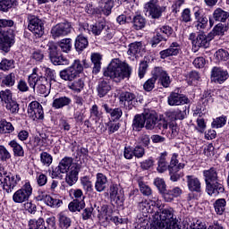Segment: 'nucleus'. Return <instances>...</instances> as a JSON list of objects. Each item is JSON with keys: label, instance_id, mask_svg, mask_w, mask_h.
Wrapping results in <instances>:
<instances>
[{"label": "nucleus", "instance_id": "obj_1", "mask_svg": "<svg viewBox=\"0 0 229 229\" xmlns=\"http://www.w3.org/2000/svg\"><path fill=\"white\" fill-rule=\"evenodd\" d=\"M132 71L133 69L130 64L119 59H113L106 70L104 71V76L110 78L115 83H120L125 78H130Z\"/></svg>", "mask_w": 229, "mask_h": 229}, {"label": "nucleus", "instance_id": "obj_2", "mask_svg": "<svg viewBox=\"0 0 229 229\" xmlns=\"http://www.w3.org/2000/svg\"><path fill=\"white\" fill-rule=\"evenodd\" d=\"M203 176L206 182V191L209 196H217L225 192V186L219 182V176L217 175V169L211 167L203 171Z\"/></svg>", "mask_w": 229, "mask_h": 229}, {"label": "nucleus", "instance_id": "obj_3", "mask_svg": "<svg viewBox=\"0 0 229 229\" xmlns=\"http://www.w3.org/2000/svg\"><path fill=\"white\" fill-rule=\"evenodd\" d=\"M157 223L159 226H165V229H180V225H178V220L174 218V214L173 209H163L158 216Z\"/></svg>", "mask_w": 229, "mask_h": 229}, {"label": "nucleus", "instance_id": "obj_4", "mask_svg": "<svg viewBox=\"0 0 229 229\" xmlns=\"http://www.w3.org/2000/svg\"><path fill=\"white\" fill-rule=\"evenodd\" d=\"M13 44H15V30L13 29H0V51L10 53Z\"/></svg>", "mask_w": 229, "mask_h": 229}, {"label": "nucleus", "instance_id": "obj_5", "mask_svg": "<svg viewBox=\"0 0 229 229\" xmlns=\"http://www.w3.org/2000/svg\"><path fill=\"white\" fill-rule=\"evenodd\" d=\"M83 71V64L80 60H75L68 68L62 70L59 72L61 80L64 81H74L78 78V74Z\"/></svg>", "mask_w": 229, "mask_h": 229}, {"label": "nucleus", "instance_id": "obj_6", "mask_svg": "<svg viewBox=\"0 0 229 229\" xmlns=\"http://www.w3.org/2000/svg\"><path fill=\"white\" fill-rule=\"evenodd\" d=\"M28 30L31 31L35 37L40 38L44 35V21L38 16L29 14L27 17Z\"/></svg>", "mask_w": 229, "mask_h": 229}, {"label": "nucleus", "instance_id": "obj_7", "mask_svg": "<svg viewBox=\"0 0 229 229\" xmlns=\"http://www.w3.org/2000/svg\"><path fill=\"white\" fill-rule=\"evenodd\" d=\"M146 15L150 19H160L162 13L165 12V6H160L158 0H149L144 5Z\"/></svg>", "mask_w": 229, "mask_h": 229}, {"label": "nucleus", "instance_id": "obj_8", "mask_svg": "<svg viewBox=\"0 0 229 229\" xmlns=\"http://www.w3.org/2000/svg\"><path fill=\"white\" fill-rule=\"evenodd\" d=\"M33 194V188L30 182H26L21 189L16 191L13 195V201L14 203H26L30 200Z\"/></svg>", "mask_w": 229, "mask_h": 229}, {"label": "nucleus", "instance_id": "obj_9", "mask_svg": "<svg viewBox=\"0 0 229 229\" xmlns=\"http://www.w3.org/2000/svg\"><path fill=\"white\" fill-rule=\"evenodd\" d=\"M19 182H21V175L8 173L6 176L0 181V185H2L4 191H5L7 194H10L13 192V189L17 187Z\"/></svg>", "mask_w": 229, "mask_h": 229}, {"label": "nucleus", "instance_id": "obj_10", "mask_svg": "<svg viewBox=\"0 0 229 229\" xmlns=\"http://www.w3.org/2000/svg\"><path fill=\"white\" fill-rule=\"evenodd\" d=\"M47 46L49 51V59L54 65L69 64V61L65 57L62 56V54L58 52V47H56L54 42H48Z\"/></svg>", "mask_w": 229, "mask_h": 229}, {"label": "nucleus", "instance_id": "obj_11", "mask_svg": "<svg viewBox=\"0 0 229 229\" xmlns=\"http://www.w3.org/2000/svg\"><path fill=\"white\" fill-rule=\"evenodd\" d=\"M176 154H174L171 158L170 165H168V171L170 174V180L172 182H178L180 177V171L185 167V164L178 163V159L176 158Z\"/></svg>", "mask_w": 229, "mask_h": 229}, {"label": "nucleus", "instance_id": "obj_12", "mask_svg": "<svg viewBox=\"0 0 229 229\" xmlns=\"http://www.w3.org/2000/svg\"><path fill=\"white\" fill-rule=\"evenodd\" d=\"M71 31H72V26L70 22L65 21L52 27L50 33L53 38H60V37H67Z\"/></svg>", "mask_w": 229, "mask_h": 229}, {"label": "nucleus", "instance_id": "obj_13", "mask_svg": "<svg viewBox=\"0 0 229 229\" xmlns=\"http://www.w3.org/2000/svg\"><path fill=\"white\" fill-rule=\"evenodd\" d=\"M29 116L31 117L32 121L44 119V108L42 105L37 101H32L28 106Z\"/></svg>", "mask_w": 229, "mask_h": 229}, {"label": "nucleus", "instance_id": "obj_14", "mask_svg": "<svg viewBox=\"0 0 229 229\" xmlns=\"http://www.w3.org/2000/svg\"><path fill=\"white\" fill-rule=\"evenodd\" d=\"M71 165H72V157H64L58 166H56L53 172L52 176H55V178L60 176V174H64L65 173H68L69 169H71Z\"/></svg>", "mask_w": 229, "mask_h": 229}, {"label": "nucleus", "instance_id": "obj_15", "mask_svg": "<svg viewBox=\"0 0 229 229\" xmlns=\"http://www.w3.org/2000/svg\"><path fill=\"white\" fill-rule=\"evenodd\" d=\"M228 77V71L221 67H213L211 70V80L215 81V83H225Z\"/></svg>", "mask_w": 229, "mask_h": 229}, {"label": "nucleus", "instance_id": "obj_16", "mask_svg": "<svg viewBox=\"0 0 229 229\" xmlns=\"http://www.w3.org/2000/svg\"><path fill=\"white\" fill-rule=\"evenodd\" d=\"M135 99V94L131 92H122L119 96L120 105L125 110H131L133 108V100Z\"/></svg>", "mask_w": 229, "mask_h": 229}, {"label": "nucleus", "instance_id": "obj_17", "mask_svg": "<svg viewBox=\"0 0 229 229\" xmlns=\"http://www.w3.org/2000/svg\"><path fill=\"white\" fill-rule=\"evenodd\" d=\"M152 74L156 77V80H159L161 85L165 87V89H167V87L171 85V78L164 69L157 67L154 69Z\"/></svg>", "mask_w": 229, "mask_h": 229}, {"label": "nucleus", "instance_id": "obj_18", "mask_svg": "<svg viewBox=\"0 0 229 229\" xmlns=\"http://www.w3.org/2000/svg\"><path fill=\"white\" fill-rule=\"evenodd\" d=\"M183 229H224L220 225L207 227V224L199 219H193L190 224H184Z\"/></svg>", "mask_w": 229, "mask_h": 229}, {"label": "nucleus", "instance_id": "obj_19", "mask_svg": "<svg viewBox=\"0 0 229 229\" xmlns=\"http://www.w3.org/2000/svg\"><path fill=\"white\" fill-rule=\"evenodd\" d=\"M81 170V165L74 164L72 165L70 172L66 174L65 182L70 187H72L76 182H78V174Z\"/></svg>", "mask_w": 229, "mask_h": 229}, {"label": "nucleus", "instance_id": "obj_20", "mask_svg": "<svg viewBox=\"0 0 229 229\" xmlns=\"http://www.w3.org/2000/svg\"><path fill=\"white\" fill-rule=\"evenodd\" d=\"M168 105L170 106H179V105H188L190 102L189 98L179 93H171L168 97Z\"/></svg>", "mask_w": 229, "mask_h": 229}, {"label": "nucleus", "instance_id": "obj_21", "mask_svg": "<svg viewBox=\"0 0 229 229\" xmlns=\"http://www.w3.org/2000/svg\"><path fill=\"white\" fill-rule=\"evenodd\" d=\"M109 194L110 199L113 200L116 205H123L124 201V196L121 191L119 192V186L117 184H111L109 187Z\"/></svg>", "mask_w": 229, "mask_h": 229}, {"label": "nucleus", "instance_id": "obj_22", "mask_svg": "<svg viewBox=\"0 0 229 229\" xmlns=\"http://www.w3.org/2000/svg\"><path fill=\"white\" fill-rule=\"evenodd\" d=\"M71 103H72V99L67 96L54 98L52 108H55V110H62V108H65V106H70Z\"/></svg>", "mask_w": 229, "mask_h": 229}, {"label": "nucleus", "instance_id": "obj_23", "mask_svg": "<svg viewBox=\"0 0 229 229\" xmlns=\"http://www.w3.org/2000/svg\"><path fill=\"white\" fill-rule=\"evenodd\" d=\"M180 44L177 42H173L169 48L165 49L159 53L160 58H162V60H165V58H168V56H176L180 55Z\"/></svg>", "mask_w": 229, "mask_h": 229}, {"label": "nucleus", "instance_id": "obj_24", "mask_svg": "<svg viewBox=\"0 0 229 229\" xmlns=\"http://www.w3.org/2000/svg\"><path fill=\"white\" fill-rule=\"evenodd\" d=\"M186 182L191 192H201V182L194 175H187Z\"/></svg>", "mask_w": 229, "mask_h": 229}, {"label": "nucleus", "instance_id": "obj_25", "mask_svg": "<svg viewBox=\"0 0 229 229\" xmlns=\"http://www.w3.org/2000/svg\"><path fill=\"white\" fill-rule=\"evenodd\" d=\"M108 187V178L106 175L98 173L96 176L95 190L97 192H103Z\"/></svg>", "mask_w": 229, "mask_h": 229}, {"label": "nucleus", "instance_id": "obj_26", "mask_svg": "<svg viewBox=\"0 0 229 229\" xmlns=\"http://www.w3.org/2000/svg\"><path fill=\"white\" fill-rule=\"evenodd\" d=\"M91 63L93 64V74H98L101 71V61L103 56L99 53L91 54Z\"/></svg>", "mask_w": 229, "mask_h": 229}, {"label": "nucleus", "instance_id": "obj_27", "mask_svg": "<svg viewBox=\"0 0 229 229\" xmlns=\"http://www.w3.org/2000/svg\"><path fill=\"white\" fill-rule=\"evenodd\" d=\"M112 90V86H110V82H107L105 80H102L98 82L97 87V92L99 98H105L108 91Z\"/></svg>", "mask_w": 229, "mask_h": 229}, {"label": "nucleus", "instance_id": "obj_28", "mask_svg": "<svg viewBox=\"0 0 229 229\" xmlns=\"http://www.w3.org/2000/svg\"><path fill=\"white\" fill-rule=\"evenodd\" d=\"M169 169V165H167V152L161 153L160 157L157 159V173H165Z\"/></svg>", "mask_w": 229, "mask_h": 229}, {"label": "nucleus", "instance_id": "obj_29", "mask_svg": "<svg viewBox=\"0 0 229 229\" xmlns=\"http://www.w3.org/2000/svg\"><path fill=\"white\" fill-rule=\"evenodd\" d=\"M59 228L61 229H69L71 225H72V220L65 213L61 212L57 215Z\"/></svg>", "mask_w": 229, "mask_h": 229}, {"label": "nucleus", "instance_id": "obj_30", "mask_svg": "<svg viewBox=\"0 0 229 229\" xmlns=\"http://www.w3.org/2000/svg\"><path fill=\"white\" fill-rule=\"evenodd\" d=\"M146 115L144 114H136L134 116V119L132 121V129L135 130L136 131H140L142 128L145 126Z\"/></svg>", "mask_w": 229, "mask_h": 229}, {"label": "nucleus", "instance_id": "obj_31", "mask_svg": "<svg viewBox=\"0 0 229 229\" xmlns=\"http://www.w3.org/2000/svg\"><path fill=\"white\" fill-rule=\"evenodd\" d=\"M158 118L153 114H145V128L146 130H155Z\"/></svg>", "mask_w": 229, "mask_h": 229}, {"label": "nucleus", "instance_id": "obj_32", "mask_svg": "<svg viewBox=\"0 0 229 229\" xmlns=\"http://www.w3.org/2000/svg\"><path fill=\"white\" fill-rule=\"evenodd\" d=\"M89 47V39L83 35H79L75 39V49L80 53Z\"/></svg>", "mask_w": 229, "mask_h": 229}, {"label": "nucleus", "instance_id": "obj_33", "mask_svg": "<svg viewBox=\"0 0 229 229\" xmlns=\"http://www.w3.org/2000/svg\"><path fill=\"white\" fill-rule=\"evenodd\" d=\"M102 106L106 112V114H110L114 121L117 119H121V117H123V110L121 108L117 107V108L112 109L108 106L107 104H104Z\"/></svg>", "mask_w": 229, "mask_h": 229}, {"label": "nucleus", "instance_id": "obj_34", "mask_svg": "<svg viewBox=\"0 0 229 229\" xmlns=\"http://www.w3.org/2000/svg\"><path fill=\"white\" fill-rule=\"evenodd\" d=\"M193 46L195 47H204L207 49L208 47L209 43L208 39L207 38V35L204 33H200L196 37V39L193 41Z\"/></svg>", "mask_w": 229, "mask_h": 229}, {"label": "nucleus", "instance_id": "obj_35", "mask_svg": "<svg viewBox=\"0 0 229 229\" xmlns=\"http://www.w3.org/2000/svg\"><path fill=\"white\" fill-rule=\"evenodd\" d=\"M182 194V189L180 187H174L170 191H166L165 192V195H163V198L165 199V201H173L174 198H178Z\"/></svg>", "mask_w": 229, "mask_h": 229}, {"label": "nucleus", "instance_id": "obj_36", "mask_svg": "<svg viewBox=\"0 0 229 229\" xmlns=\"http://www.w3.org/2000/svg\"><path fill=\"white\" fill-rule=\"evenodd\" d=\"M68 208L70 212H80L85 208V200L73 199L72 202H70Z\"/></svg>", "mask_w": 229, "mask_h": 229}, {"label": "nucleus", "instance_id": "obj_37", "mask_svg": "<svg viewBox=\"0 0 229 229\" xmlns=\"http://www.w3.org/2000/svg\"><path fill=\"white\" fill-rule=\"evenodd\" d=\"M8 145L12 148L14 157H24V148L17 140H11Z\"/></svg>", "mask_w": 229, "mask_h": 229}, {"label": "nucleus", "instance_id": "obj_38", "mask_svg": "<svg viewBox=\"0 0 229 229\" xmlns=\"http://www.w3.org/2000/svg\"><path fill=\"white\" fill-rule=\"evenodd\" d=\"M228 17L229 13L221 8H216L213 13V18L218 22H226V19H228Z\"/></svg>", "mask_w": 229, "mask_h": 229}, {"label": "nucleus", "instance_id": "obj_39", "mask_svg": "<svg viewBox=\"0 0 229 229\" xmlns=\"http://www.w3.org/2000/svg\"><path fill=\"white\" fill-rule=\"evenodd\" d=\"M29 229H47L44 218L30 219L28 223Z\"/></svg>", "mask_w": 229, "mask_h": 229}, {"label": "nucleus", "instance_id": "obj_40", "mask_svg": "<svg viewBox=\"0 0 229 229\" xmlns=\"http://www.w3.org/2000/svg\"><path fill=\"white\" fill-rule=\"evenodd\" d=\"M215 212L218 216H223L226 210V200L225 199H218L214 203Z\"/></svg>", "mask_w": 229, "mask_h": 229}, {"label": "nucleus", "instance_id": "obj_41", "mask_svg": "<svg viewBox=\"0 0 229 229\" xmlns=\"http://www.w3.org/2000/svg\"><path fill=\"white\" fill-rule=\"evenodd\" d=\"M142 51V42H134L129 45V49L127 51V55L130 56H136Z\"/></svg>", "mask_w": 229, "mask_h": 229}, {"label": "nucleus", "instance_id": "obj_42", "mask_svg": "<svg viewBox=\"0 0 229 229\" xmlns=\"http://www.w3.org/2000/svg\"><path fill=\"white\" fill-rule=\"evenodd\" d=\"M106 28V22L105 21H98L93 25H90V31L95 37H98L103 33V30Z\"/></svg>", "mask_w": 229, "mask_h": 229}, {"label": "nucleus", "instance_id": "obj_43", "mask_svg": "<svg viewBox=\"0 0 229 229\" xmlns=\"http://www.w3.org/2000/svg\"><path fill=\"white\" fill-rule=\"evenodd\" d=\"M186 110H187V106H185L182 111L180 109H175L173 111H169L167 113V115L168 117H172V119L183 121V119H185Z\"/></svg>", "mask_w": 229, "mask_h": 229}, {"label": "nucleus", "instance_id": "obj_44", "mask_svg": "<svg viewBox=\"0 0 229 229\" xmlns=\"http://www.w3.org/2000/svg\"><path fill=\"white\" fill-rule=\"evenodd\" d=\"M83 87H85V81H83V79H78L77 81L68 84V89L77 93L81 92V90H83Z\"/></svg>", "mask_w": 229, "mask_h": 229}, {"label": "nucleus", "instance_id": "obj_45", "mask_svg": "<svg viewBox=\"0 0 229 229\" xmlns=\"http://www.w3.org/2000/svg\"><path fill=\"white\" fill-rule=\"evenodd\" d=\"M15 131V127L6 120L0 121V133H12Z\"/></svg>", "mask_w": 229, "mask_h": 229}, {"label": "nucleus", "instance_id": "obj_46", "mask_svg": "<svg viewBox=\"0 0 229 229\" xmlns=\"http://www.w3.org/2000/svg\"><path fill=\"white\" fill-rule=\"evenodd\" d=\"M12 69H15V61L13 59H2L0 62V71H10Z\"/></svg>", "mask_w": 229, "mask_h": 229}, {"label": "nucleus", "instance_id": "obj_47", "mask_svg": "<svg viewBox=\"0 0 229 229\" xmlns=\"http://www.w3.org/2000/svg\"><path fill=\"white\" fill-rule=\"evenodd\" d=\"M46 205H47V207H51V208H60V207L64 205V201L60 199H55L48 195L46 199Z\"/></svg>", "mask_w": 229, "mask_h": 229}, {"label": "nucleus", "instance_id": "obj_48", "mask_svg": "<svg viewBox=\"0 0 229 229\" xmlns=\"http://www.w3.org/2000/svg\"><path fill=\"white\" fill-rule=\"evenodd\" d=\"M132 24L134 30H142L146 26V19L142 15H136L133 17Z\"/></svg>", "mask_w": 229, "mask_h": 229}, {"label": "nucleus", "instance_id": "obj_49", "mask_svg": "<svg viewBox=\"0 0 229 229\" xmlns=\"http://www.w3.org/2000/svg\"><path fill=\"white\" fill-rule=\"evenodd\" d=\"M15 73L14 72H11L5 76H4V78L2 79V85L4 87H13V85H15Z\"/></svg>", "mask_w": 229, "mask_h": 229}, {"label": "nucleus", "instance_id": "obj_50", "mask_svg": "<svg viewBox=\"0 0 229 229\" xmlns=\"http://www.w3.org/2000/svg\"><path fill=\"white\" fill-rule=\"evenodd\" d=\"M17 6V0H2L0 1V12H8L10 8Z\"/></svg>", "mask_w": 229, "mask_h": 229}, {"label": "nucleus", "instance_id": "obj_51", "mask_svg": "<svg viewBox=\"0 0 229 229\" xmlns=\"http://www.w3.org/2000/svg\"><path fill=\"white\" fill-rule=\"evenodd\" d=\"M72 39L64 38L58 44L64 53H69L72 47Z\"/></svg>", "mask_w": 229, "mask_h": 229}, {"label": "nucleus", "instance_id": "obj_52", "mask_svg": "<svg viewBox=\"0 0 229 229\" xmlns=\"http://www.w3.org/2000/svg\"><path fill=\"white\" fill-rule=\"evenodd\" d=\"M101 8L102 13H104V15H110V13H112V8H114V1L106 0V2L102 4Z\"/></svg>", "mask_w": 229, "mask_h": 229}, {"label": "nucleus", "instance_id": "obj_53", "mask_svg": "<svg viewBox=\"0 0 229 229\" xmlns=\"http://www.w3.org/2000/svg\"><path fill=\"white\" fill-rule=\"evenodd\" d=\"M40 160L43 165H47V167H49L51 164H53V156L47 152H42L40 154Z\"/></svg>", "mask_w": 229, "mask_h": 229}, {"label": "nucleus", "instance_id": "obj_54", "mask_svg": "<svg viewBox=\"0 0 229 229\" xmlns=\"http://www.w3.org/2000/svg\"><path fill=\"white\" fill-rule=\"evenodd\" d=\"M81 183L84 191H86V192H92V191H94V188L92 186V182L90 181V179H89V177L87 176L82 177L81 179Z\"/></svg>", "mask_w": 229, "mask_h": 229}, {"label": "nucleus", "instance_id": "obj_55", "mask_svg": "<svg viewBox=\"0 0 229 229\" xmlns=\"http://www.w3.org/2000/svg\"><path fill=\"white\" fill-rule=\"evenodd\" d=\"M44 80L43 77H39L37 72H34L29 76L28 79V82L30 87H31V89H35V87L37 86V83L38 82V80Z\"/></svg>", "mask_w": 229, "mask_h": 229}, {"label": "nucleus", "instance_id": "obj_56", "mask_svg": "<svg viewBox=\"0 0 229 229\" xmlns=\"http://www.w3.org/2000/svg\"><path fill=\"white\" fill-rule=\"evenodd\" d=\"M6 110H9L11 114H17L19 112V104L13 99L4 104Z\"/></svg>", "mask_w": 229, "mask_h": 229}, {"label": "nucleus", "instance_id": "obj_57", "mask_svg": "<svg viewBox=\"0 0 229 229\" xmlns=\"http://www.w3.org/2000/svg\"><path fill=\"white\" fill-rule=\"evenodd\" d=\"M154 185H156V187H157L161 194L165 196L167 190L165 189L166 186H165V182H164V179L158 178V177L156 178L154 181Z\"/></svg>", "mask_w": 229, "mask_h": 229}, {"label": "nucleus", "instance_id": "obj_58", "mask_svg": "<svg viewBox=\"0 0 229 229\" xmlns=\"http://www.w3.org/2000/svg\"><path fill=\"white\" fill-rule=\"evenodd\" d=\"M12 158V154L5 148L4 146L0 145V159L2 162H7Z\"/></svg>", "mask_w": 229, "mask_h": 229}, {"label": "nucleus", "instance_id": "obj_59", "mask_svg": "<svg viewBox=\"0 0 229 229\" xmlns=\"http://www.w3.org/2000/svg\"><path fill=\"white\" fill-rule=\"evenodd\" d=\"M157 33H161L163 37L165 38V41L167 42V38L173 35V28L170 26H163L159 29V31Z\"/></svg>", "mask_w": 229, "mask_h": 229}, {"label": "nucleus", "instance_id": "obj_60", "mask_svg": "<svg viewBox=\"0 0 229 229\" xmlns=\"http://www.w3.org/2000/svg\"><path fill=\"white\" fill-rule=\"evenodd\" d=\"M0 99L3 101L4 104L8 103L11 101L12 98V91L10 89H5L0 91Z\"/></svg>", "mask_w": 229, "mask_h": 229}, {"label": "nucleus", "instance_id": "obj_61", "mask_svg": "<svg viewBox=\"0 0 229 229\" xmlns=\"http://www.w3.org/2000/svg\"><path fill=\"white\" fill-rule=\"evenodd\" d=\"M215 56L216 60L226 62V60L229 58V53L225 49H219L216 51Z\"/></svg>", "mask_w": 229, "mask_h": 229}, {"label": "nucleus", "instance_id": "obj_62", "mask_svg": "<svg viewBox=\"0 0 229 229\" xmlns=\"http://www.w3.org/2000/svg\"><path fill=\"white\" fill-rule=\"evenodd\" d=\"M226 124V117L220 116L212 122V128H223Z\"/></svg>", "mask_w": 229, "mask_h": 229}, {"label": "nucleus", "instance_id": "obj_63", "mask_svg": "<svg viewBox=\"0 0 229 229\" xmlns=\"http://www.w3.org/2000/svg\"><path fill=\"white\" fill-rule=\"evenodd\" d=\"M139 186H140V192L144 196H151L152 191H151V188L148 184L144 183L143 182H140Z\"/></svg>", "mask_w": 229, "mask_h": 229}, {"label": "nucleus", "instance_id": "obj_64", "mask_svg": "<svg viewBox=\"0 0 229 229\" xmlns=\"http://www.w3.org/2000/svg\"><path fill=\"white\" fill-rule=\"evenodd\" d=\"M133 155L136 158H142L146 155V149L142 146H136L132 148Z\"/></svg>", "mask_w": 229, "mask_h": 229}]
</instances>
